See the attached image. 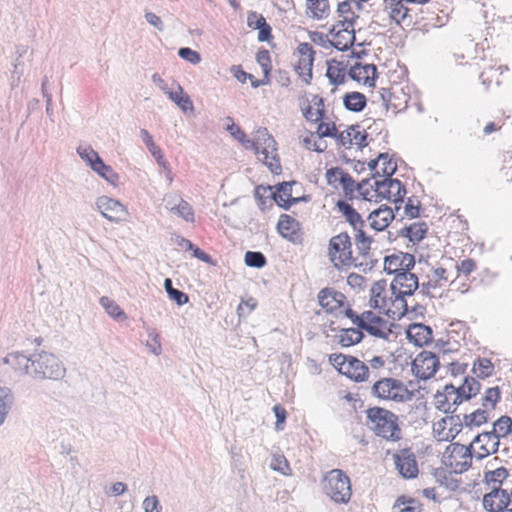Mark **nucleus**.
<instances>
[{
  "label": "nucleus",
  "mask_w": 512,
  "mask_h": 512,
  "mask_svg": "<svg viewBox=\"0 0 512 512\" xmlns=\"http://www.w3.org/2000/svg\"><path fill=\"white\" fill-rule=\"evenodd\" d=\"M500 439L506 437L512 432V419L509 416H501L493 424L491 430Z\"/></svg>",
  "instance_id": "47"
},
{
  "label": "nucleus",
  "mask_w": 512,
  "mask_h": 512,
  "mask_svg": "<svg viewBox=\"0 0 512 512\" xmlns=\"http://www.w3.org/2000/svg\"><path fill=\"white\" fill-rule=\"evenodd\" d=\"M366 426L378 437L396 442L401 439L402 432L398 424V416L381 407L366 410Z\"/></svg>",
  "instance_id": "1"
},
{
  "label": "nucleus",
  "mask_w": 512,
  "mask_h": 512,
  "mask_svg": "<svg viewBox=\"0 0 512 512\" xmlns=\"http://www.w3.org/2000/svg\"><path fill=\"white\" fill-rule=\"evenodd\" d=\"M501 392L498 386L488 388L482 398V408L490 412L500 401Z\"/></svg>",
  "instance_id": "45"
},
{
  "label": "nucleus",
  "mask_w": 512,
  "mask_h": 512,
  "mask_svg": "<svg viewBox=\"0 0 512 512\" xmlns=\"http://www.w3.org/2000/svg\"><path fill=\"white\" fill-rule=\"evenodd\" d=\"M344 107L352 112H361L366 106V97L360 92H349L343 97Z\"/></svg>",
  "instance_id": "32"
},
{
  "label": "nucleus",
  "mask_w": 512,
  "mask_h": 512,
  "mask_svg": "<svg viewBox=\"0 0 512 512\" xmlns=\"http://www.w3.org/2000/svg\"><path fill=\"white\" fill-rule=\"evenodd\" d=\"M472 447L478 445L479 451L475 455L478 460H482L490 454L498 451L500 439L492 431H485L474 437L471 442Z\"/></svg>",
  "instance_id": "14"
},
{
  "label": "nucleus",
  "mask_w": 512,
  "mask_h": 512,
  "mask_svg": "<svg viewBox=\"0 0 512 512\" xmlns=\"http://www.w3.org/2000/svg\"><path fill=\"white\" fill-rule=\"evenodd\" d=\"M246 149H252L258 159L262 161L272 173L281 171L280 160L277 155L276 142L266 128L256 130L253 140H246Z\"/></svg>",
  "instance_id": "2"
},
{
  "label": "nucleus",
  "mask_w": 512,
  "mask_h": 512,
  "mask_svg": "<svg viewBox=\"0 0 512 512\" xmlns=\"http://www.w3.org/2000/svg\"><path fill=\"white\" fill-rule=\"evenodd\" d=\"M336 173H340L339 183L346 192H352L354 189H357L364 199H368L369 190L367 189V186L370 185L371 179H364L360 183L356 184L349 173L345 171H336Z\"/></svg>",
  "instance_id": "26"
},
{
  "label": "nucleus",
  "mask_w": 512,
  "mask_h": 512,
  "mask_svg": "<svg viewBox=\"0 0 512 512\" xmlns=\"http://www.w3.org/2000/svg\"><path fill=\"white\" fill-rule=\"evenodd\" d=\"M178 55L180 58L188 61L191 64H198L201 61L200 54L189 47L180 48L178 50Z\"/></svg>",
  "instance_id": "62"
},
{
  "label": "nucleus",
  "mask_w": 512,
  "mask_h": 512,
  "mask_svg": "<svg viewBox=\"0 0 512 512\" xmlns=\"http://www.w3.org/2000/svg\"><path fill=\"white\" fill-rule=\"evenodd\" d=\"M352 3H355L358 8L361 7L360 2L355 0H346L338 4L337 12L339 16L342 17L341 20H345V16H354V21L358 18V15H356L351 9Z\"/></svg>",
  "instance_id": "55"
},
{
  "label": "nucleus",
  "mask_w": 512,
  "mask_h": 512,
  "mask_svg": "<svg viewBox=\"0 0 512 512\" xmlns=\"http://www.w3.org/2000/svg\"><path fill=\"white\" fill-rule=\"evenodd\" d=\"M13 403L12 391L7 387H0V426L4 423Z\"/></svg>",
  "instance_id": "35"
},
{
  "label": "nucleus",
  "mask_w": 512,
  "mask_h": 512,
  "mask_svg": "<svg viewBox=\"0 0 512 512\" xmlns=\"http://www.w3.org/2000/svg\"><path fill=\"white\" fill-rule=\"evenodd\" d=\"M427 229L428 227L425 222H415L401 228L399 235L408 238L410 242L417 243L425 237Z\"/></svg>",
  "instance_id": "29"
},
{
  "label": "nucleus",
  "mask_w": 512,
  "mask_h": 512,
  "mask_svg": "<svg viewBox=\"0 0 512 512\" xmlns=\"http://www.w3.org/2000/svg\"><path fill=\"white\" fill-rule=\"evenodd\" d=\"M142 507L144 512H162V505L156 495L147 496L142 502Z\"/></svg>",
  "instance_id": "59"
},
{
  "label": "nucleus",
  "mask_w": 512,
  "mask_h": 512,
  "mask_svg": "<svg viewBox=\"0 0 512 512\" xmlns=\"http://www.w3.org/2000/svg\"><path fill=\"white\" fill-rule=\"evenodd\" d=\"M326 76L330 84L338 86L345 82V66L342 62L331 60L327 62Z\"/></svg>",
  "instance_id": "31"
},
{
  "label": "nucleus",
  "mask_w": 512,
  "mask_h": 512,
  "mask_svg": "<svg viewBox=\"0 0 512 512\" xmlns=\"http://www.w3.org/2000/svg\"><path fill=\"white\" fill-rule=\"evenodd\" d=\"M439 367L440 357L426 350L420 352L412 362V372L421 380H427L434 376Z\"/></svg>",
  "instance_id": "10"
},
{
  "label": "nucleus",
  "mask_w": 512,
  "mask_h": 512,
  "mask_svg": "<svg viewBox=\"0 0 512 512\" xmlns=\"http://www.w3.org/2000/svg\"><path fill=\"white\" fill-rule=\"evenodd\" d=\"M149 339L146 342V347L152 352L154 355L158 356L161 354L162 348L160 343V337L154 331H150L148 334Z\"/></svg>",
  "instance_id": "63"
},
{
  "label": "nucleus",
  "mask_w": 512,
  "mask_h": 512,
  "mask_svg": "<svg viewBox=\"0 0 512 512\" xmlns=\"http://www.w3.org/2000/svg\"><path fill=\"white\" fill-rule=\"evenodd\" d=\"M329 35L332 37L330 46L340 51H346L353 46L356 37L354 30V16H345V20H338L329 29Z\"/></svg>",
  "instance_id": "8"
},
{
  "label": "nucleus",
  "mask_w": 512,
  "mask_h": 512,
  "mask_svg": "<svg viewBox=\"0 0 512 512\" xmlns=\"http://www.w3.org/2000/svg\"><path fill=\"white\" fill-rule=\"evenodd\" d=\"M480 389V383L476 379L468 376L465 377L463 384L457 388L462 401L470 400L479 393Z\"/></svg>",
  "instance_id": "33"
},
{
  "label": "nucleus",
  "mask_w": 512,
  "mask_h": 512,
  "mask_svg": "<svg viewBox=\"0 0 512 512\" xmlns=\"http://www.w3.org/2000/svg\"><path fill=\"white\" fill-rule=\"evenodd\" d=\"M364 335L361 329L357 328H346L340 330L339 334L336 335L338 343L342 347H350L358 344Z\"/></svg>",
  "instance_id": "30"
},
{
  "label": "nucleus",
  "mask_w": 512,
  "mask_h": 512,
  "mask_svg": "<svg viewBox=\"0 0 512 512\" xmlns=\"http://www.w3.org/2000/svg\"><path fill=\"white\" fill-rule=\"evenodd\" d=\"M507 476L508 471L504 467H500L493 471L486 472L485 479L487 482L498 483L500 486Z\"/></svg>",
  "instance_id": "57"
},
{
  "label": "nucleus",
  "mask_w": 512,
  "mask_h": 512,
  "mask_svg": "<svg viewBox=\"0 0 512 512\" xmlns=\"http://www.w3.org/2000/svg\"><path fill=\"white\" fill-rule=\"evenodd\" d=\"M304 144H305L307 149L313 150V151H316V152H323L327 148L326 141H324V140H322L321 138H318V137L316 139L314 134H311V136L306 137L304 139Z\"/></svg>",
  "instance_id": "56"
},
{
  "label": "nucleus",
  "mask_w": 512,
  "mask_h": 512,
  "mask_svg": "<svg viewBox=\"0 0 512 512\" xmlns=\"http://www.w3.org/2000/svg\"><path fill=\"white\" fill-rule=\"evenodd\" d=\"M472 371L478 378H486L493 374L494 365L487 358H478L473 364Z\"/></svg>",
  "instance_id": "43"
},
{
  "label": "nucleus",
  "mask_w": 512,
  "mask_h": 512,
  "mask_svg": "<svg viewBox=\"0 0 512 512\" xmlns=\"http://www.w3.org/2000/svg\"><path fill=\"white\" fill-rule=\"evenodd\" d=\"M306 5L313 18L323 19L328 16V0H306Z\"/></svg>",
  "instance_id": "40"
},
{
  "label": "nucleus",
  "mask_w": 512,
  "mask_h": 512,
  "mask_svg": "<svg viewBox=\"0 0 512 512\" xmlns=\"http://www.w3.org/2000/svg\"><path fill=\"white\" fill-rule=\"evenodd\" d=\"M508 506H512V502L508 498L506 489L494 486L491 492L483 497V507L488 512H502Z\"/></svg>",
  "instance_id": "15"
},
{
  "label": "nucleus",
  "mask_w": 512,
  "mask_h": 512,
  "mask_svg": "<svg viewBox=\"0 0 512 512\" xmlns=\"http://www.w3.org/2000/svg\"><path fill=\"white\" fill-rule=\"evenodd\" d=\"M66 369L61 360L53 353L41 351L32 355L31 371L29 375L35 380H61Z\"/></svg>",
  "instance_id": "3"
},
{
  "label": "nucleus",
  "mask_w": 512,
  "mask_h": 512,
  "mask_svg": "<svg viewBox=\"0 0 512 512\" xmlns=\"http://www.w3.org/2000/svg\"><path fill=\"white\" fill-rule=\"evenodd\" d=\"M164 288L169 298L175 301L178 305H184L189 301V297L186 293L173 287L172 280L170 278H165Z\"/></svg>",
  "instance_id": "48"
},
{
  "label": "nucleus",
  "mask_w": 512,
  "mask_h": 512,
  "mask_svg": "<svg viewBox=\"0 0 512 512\" xmlns=\"http://www.w3.org/2000/svg\"><path fill=\"white\" fill-rule=\"evenodd\" d=\"M407 295L402 294L401 291L391 292V296L388 299V306L384 312L392 318L400 319L408 311V304L405 300Z\"/></svg>",
  "instance_id": "22"
},
{
  "label": "nucleus",
  "mask_w": 512,
  "mask_h": 512,
  "mask_svg": "<svg viewBox=\"0 0 512 512\" xmlns=\"http://www.w3.org/2000/svg\"><path fill=\"white\" fill-rule=\"evenodd\" d=\"M337 133V128L335 123H325L320 122L317 127V137L318 138H324V137H335Z\"/></svg>",
  "instance_id": "60"
},
{
  "label": "nucleus",
  "mask_w": 512,
  "mask_h": 512,
  "mask_svg": "<svg viewBox=\"0 0 512 512\" xmlns=\"http://www.w3.org/2000/svg\"><path fill=\"white\" fill-rule=\"evenodd\" d=\"M323 491L333 502L347 504L352 496L350 478L342 470L333 469L323 479Z\"/></svg>",
  "instance_id": "4"
},
{
  "label": "nucleus",
  "mask_w": 512,
  "mask_h": 512,
  "mask_svg": "<svg viewBox=\"0 0 512 512\" xmlns=\"http://www.w3.org/2000/svg\"><path fill=\"white\" fill-rule=\"evenodd\" d=\"M244 260L247 266L253 268H262L267 263L264 254L258 251L246 252Z\"/></svg>",
  "instance_id": "52"
},
{
  "label": "nucleus",
  "mask_w": 512,
  "mask_h": 512,
  "mask_svg": "<svg viewBox=\"0 0 512 512\" xmlns=\"http://www.w3.org/2000/svg\"><path fill=\"white\" fill-rule=\"evenodd\" d=\"M345 295L334 289L324 288L318 293V302L329 313H336L345 302Z\"/></svg>",
  "instance_id": "18"
},
{
  "label": "nucleus",
  "mask_w": 512,
  "mask_h": 512,
  "mask_svg": "<svg viewBox=\"0 0 512 512\" xmlns=\"http://www.w3.org/2000/svg\"><path fill=\"white\" fill-rule=\"evenodd\" d=\"M266 19L259 13L252 11L248 14L247 25L249 28L258 30L266 24Z\"/></svg>",
  "instance_id": "64"
},
{
  "label": "nucleus",
  "mask_w": 512,
  "mask_h": 512,
  "mask_svg": "<svg viewBox=\"0 0 512 512\" xmlns=\"http://www.w3.org/2000/svg\"><path fill=\"white\" fill-rule=\"evenodd\" d=\"M394 217L393 209L387 205H382L369 214L368 220L371 228L382 231L388 227Z\"/></svg>",
  "instance_id": "21"
},
{
  "label": "nucleus",
  "mask_w": 512,
  "mask_h": 512,
  "mask_svg": "<svg viewBox=\"0 0 512 512\" xmlns=\"http://www.w3.org/2000/svg\"><path fill=\"white\" fill-rule=\"evenodd\" d=\"M100 305L104 308L106 313L115 320H124L127 318L125 312L120 306L111 298L103 296L99 300Z\"/></svg>",
  "instance_id": "38"
},
{
  "label": "nucleus",
  "mask_w": 512,
  "mask_h": 512,
  "mask_svg": "<svg viewBox=\"0 0 512 512\" xmlns=\"http://www.w3.org/2000/svg\"><path fill=\"white\" fill-rule=\"evenodd\" d=\"M256 60H257L258 64L262 67L265 78L268 79V75L271 70V67H270L271 59H270L269 51L266 49H262V50L258 51V53L256 54Z\"/></svg>",
  "instance_id": "58"
},
{
  "label": "nucleus",
  "mask_w": 512,
  "mask_h": 512,
  "mask_svg": "<svg viewBox=\"0 0 512 512\" xmlns=\"http://www.w3.org/2000/svg\"><path fill=\"white\" fill-rule=\"evenodd\" d=\"M312 103L314 106H316V108H313L311 106L308 107L304 113V116L309 121L318 122L323 118L325 113L323 108V99L318 96H314L312 99Z\"/></svg>",
  "instance_id": "44"
},
{
  "label": "nucleus",
  "mask_w": 512,
  "mask_h": 512,
  "mask_svg": "<svg viewBox=\"0 0 512 512\" xmlns=\"http://www.w3.org/2000/svg\"><path fill=\"white\" fill-rule=\"evenodd\" d=\"M489 419V412L483 408L476 409L470 414L463 416L464 426L472 429L473 427H479L486 423Z\"/></svg>",
  "instance_id": "34"
},
{
  "label": "nucleus",
  "mask_w": 512,
  "mask_h": 512,
  "mask_svg": "<svg viewBox=\"0 0 512 512\" xmlns=\"http://www.w3.org/2000/svg\"><path fill=\"white\" fill-rule=\"evenodd\" d=\"M168 97L172 100L177 106L183 111L187 112L188 110L192 111L194 109L193 103L190 97L184 94L183 89L180 85L177 87V91H169L167 92Z\"/></svg>",
  "instance_id": "37"
},
{
  "label": "nucleus",
  "mask_w": 512,
  "mask_h": 512,
  "mask_svg": "<svg viewBox=\"0 0 512 512\" xmlns=\"http://www.w3.org/2000/svg\"><path fill=\"white\" fill-rule=\"evenodd\" d=\"M329 361L341 374L355 382H363L368 377V366L353 356L331 354Z\"/></svg>",
  "instance_id": "7"
},
{
  "label": "nucleus",
  "mask_w": 512,
  "mask_h": 512,
  "mask_svg": "<svg viewBox=\"0 0 512 512\" xmlns=\"http://www.w3.org/2000/svg\"><path fill=\"white\" fill-rule=\"evenodd\" d=\"M91 169L112 185H116L119 180V175L111 166L106 165L102 158L97 161V163H94V166Z\"/></svg>",
  "instance_id": "36"
},
{
  "label": "nucleus",
  "mask_w": 512,
  "mask_h": 512,
  "mask_svg": "<svg viewBox=\"0 0 512 512\" xmlns=\"http://www.w3.org/2000/svg\"><path fill=\"white\" fill-rule=\"evenodd\" d=\"M396 469L403 478H415L418 474V466L414 454L403 449L394 455Z\"/></svg>",
  "instance_id": "16"
},
{
  "label": "nucleus",
  "mask_w": 512,
  "mask_h": 512,
  "mask_svg": "<svg viewBox=\"0 0 512 512\" xmlns=\"http://www.w3.org/2000/svg\"><path fill=\"white\" fill-rule=\"evenodd\" d=\"M77 153L82 160H84L87 165L92 168L94 163H97L101 159L99 154L90 146H79L77 148Z\"/></svg>",
  "instance_id": "50"
},
{
  "label": "nucleus",
  "mask_w": 512,
  "mask_h": 512,
  "mask_svg": "<svg viewBox=\"0 0 512 512\" xmlns=\"http://www.w3.org/2000/svg\"><path fill=\"white\" fill-rule=\"evenodd\" d=\"M174 200L178 201L176 207L172 208V212L183 218L187 222L194 221L193 209L188 202L183 200L180 196H173Z\"/></svg>",
  "instance_id": "42"
},
{
  "label": "nucleus",
  "mask_w": 512,
  "mask_h": 512,
  "mask_svg": "<svg viewBox=\"0 0 512 512\" xmlns=\"http://www.w3.org/2000/svg\"><path fill=\"white\" fill-rule=\"evenodd\" d=\"M338 210L343 214L347 222L354 228L364 227L365 222L361 215L348 202L339 200L336 204Z\"/></svg>",
  "instance_id": "28"
},
{
  "label": "nucleus",
  "mask_w": 512,
  "mask_h": 512,
  "mask_svg": "<svg viewBox=\"0 0 512 512\" xmlns=\"http://www.w3.org/2000/svg\"><path fill=\"white\" fill-rule=\"evenodd\" d=\"M372 394L387 401L403 403L413 398V392L410 391L400 380L394 378H382L372 386Z\"/></svg>",
  "instance_id": "5"
},
{
  "label": "nucleus",
  "mask_w": 512,
  "mask_h": 512,
  "mask_svg": "<svg viewBox=\"0 0 512 512\" xmlns=\"http://www.w3.org/2000/svg\"><path fill=\"white\" fill-rule=\"evenodd\" d=\"M418 287V277L410 271L397 273L390 284L391 292L401 291L402 294L410 296L413 295Z\"/></svg>",
  "instance_id": "17"
},
{
  "label": "nucleus",
  "mask_w": 512,
  "mask_h": 512,
  "mask_svg": "<svg viewBox=\"0 0 512 512\" xmlns=\"http://www.w3.org/2000/svg\"><path fill=\"white\" fill-rule=\"evenodd\" d=\"M472 444L465 446L460 443H451L442 456V463L455 474L467 471L472 464Z\"/></svg>",
  "instance_id": "6"
},
{
  "label": "nucleus",
  "mask_w": 512,
  "mask_h": 512,
  "mask_svg": "<svg viewBox=\"0 0 512 512\" xmlns=\"http://www.w3.org/2000/svg\"><path fill=\"white\" fill-rule=\"evenodd\" d=\"M457 423L459 424V416H447L445 418H442L438 422L434 423L433 425V432L436 435L437 439L440 441V436H443V433L447 432V425Z\"/></svg>",
  "instance_id": "53"
},
{
  "label": "nucleus",
  "mask_w": 512,
  "mask_h": 512,
  "mask_svg": "<svg viewBox=\"0 0 512 512\" xmlns=\"http://www.w3.org/2000/svg\"><path fill=\"white\" fill-rule=\"evenodd\" d=\"M270 467L272 470L280 472L283 475H290V465L283 454H274Z\"/></svg>",
  "instance_id": "51"
},
{
  "label": "nucleus",
  "mask_w": 512,
  "mask_h": 512,
  "mask_svg": "<svg viewBox=\"0 0 512 512\" xmlns=\"http://www.w3.org/2000/svg\"><path fill=\"white\" fill-rule=\"evenodd\" d=\"M361 330L368 332L370 335L381 338V339H387L389 333L391 332L388 328V323L386 320H384L381 317V323H371L363 328Z\"/></svg>",
  "instance_id": "46"
},
{
  "label": "nucleus",
  "mask_w": 512,
  "mask_h": 512,
  "mask_svg": "<svg viewBox=\"0 0 512 512\" xmlns=\"http://www.w3.org/2000/svg\"><path fill=\"white\" fill-rule=\"evenodd\" d=\"M386 286V280H379L372 285L370 289L371 297L369 304L373 309H379L383 312L387 309L389 297L386 295Z\"/></svg>",
  "instance_id": "23"
},
{
  "label": "nucleus",
  "mask_w": 512,
  "mask_h": 512,
  "mask_svg": "<svg viewBox=\"0 0 512 512\" xmlns=\"http://www.w3.org/2000/svg\"><path fill=\"white\" fill-rule=\"evenodd\" d=\"M294 182H282L275 186L276 190L272 191L268 197H271L278 206L289 209L292 204L298 203L302 198L292 197V185Z\"/></svg>",
  "instance_id": "20"
},
{
  "label": "nucleus",
  "mask_w": 512,
  "mask_h": 512,
  "mask_svg": "<svg viewBox=\"0 0 512 512\" xmlns=\"http://www.w3.org/2000/svg\"><path fill=\"white\" fill-rule=\"evenodd\" d=\"M377 67L374 64L355 63L349 70V77L357 82H363L364 85L372 87L375 85Z\"/></svg>",
  "instance_id": "19"
},
{
  "label": "nucleus",
  "mask_w": 512,
  "mask_h": 512,
  "mask_svg": "<svg viewBox=\"0 0 512 512\" xmlns=\"http://www.w3.org/2000/svg\"><path fill=\"white\" fill-rule=\"evenodd\" d=\"M300 229V223L288 214H282L277 223L279 234L289 241H295L297 232Z\"/></svg>",
  "instance_id": "25"
},
{
  "label": "nucleus",
  "mask_w": 512,
  "mask_h": 512,
  "mask_svg": "<svg viewBox=\"0 0 512 512\" xmlns=\"http://www.w3.org/2000/svg\"><path fill=\"white\" fill-rule=\"evenodd\" d=\"M407 338L416 346L422 347L432 340V329L424 324H412L407 329Z\"/></svg>",
  "instance_id": "24"
},
{
  "label": "nucleus",
  "mask_w": 512,
  "mask_h": 512,
  "mask_svg": "<svg viewBox=\"0 0 512 512\" xmlns=\"http://www.w3.org/2000/svg\"><path fill=\"white\" fill-rule=\"evenodd\" d=\"M415 266V258L412 254L400 252L384 258V270L388 274L410 271Z\"/></svg>",
  "instance_id": "13"
},
{
  "label": "nucleus",
  "mask_w": 512,
  "mask_h": 512,
  "mask_svg": "<svg viewBox=\"0 0 512 512\" xmlns=\"http://www.w3.org/2000/svg\"><path fill=\"white\" fill-rule=\"evenodd\" d=\"M434 398L436 408L446 414L454 413L463 402L457 388L452 384L445 385L443 391H438Z\"/></svg>",
  "instance_id": "11"
},
{
  "label": "nucleus",
  "mask_w": 512,
  "mask_h": 512,
  "mask_svg": "<svg viewBox=\"0 0 512 512\" xmlns=\"http://www.w3.org/2000/svg\"><path fill=\"white\" fill-rule=\"evenodd\" d=\"M380 176V171H376L373 175V184L370 183V187L374 188L378 197L382 199L390 200L391 190L389 188V177H384L382 180H378L377 177Z\"/></svg>",
  "instance_id": "41"
},
{
  "label": "nucleus",
  "mask_w": 512,
  "mask_h": 512,
  "mask_svg": "<svg viewBox=\"0 0 512 512\" xmlns=\"http://www.w3.org/2000/svg\"><path fill=\"white\" fill-rule=\"evenodd\" d=\"M422 507L414 499H409L407 502L397 503L394 506V512H421Z\"/></svg>",
  "instance_id": "61"
},
{
  "label": "nucleus",
  "mask_w": 512,
  "mask_h": 512,
  "mask_svg": "<svg viewBox=\"0 0 512 512\" xmlns=\"http://www.w3.org/2000/svg\"><path fill=\"white\" fill-rule=\"evenodd\" d=\"M99 212L111 222L123 220L127 214L125 207L116 199L101 196L96 201Z\"/></svg>",
  "instance_id": "12"
},
{
  "label": "nucleus",
  "mask_w": 512,
  "mask_h": 512,
  "mask_svg": "<svg viewBox=\"0 0 512 512\" xmlns=\"http://www.w3.org/2000/svg\"><path fill=\"white\" fill-rule=\"evenodd\" d=\"M435 478L437 483L450 490H455L458 487L457 480L450 477L443 469L436 470Z\"/></svg>",
  "instance_id": "54"
},
{
  "label": "nucleus",
  "mask_w": 512,
  "mask_h": 512,
  "mask_svg": "<svg viewBox=\"0 0 512 512\" xmlns=\"http://www.w3.org/2000/svg\"><path fill=\"white\" fill-rule=\"evenodd\" d=\"M314 58L301 57L296 70L303 80L308 84L312 79V68Z\"/></svg>",
  "instance_id": "49"
},
{
  "label": "nucleus",
  "mask_w": 512,
  "mask_h": 512,
  "mask_svg": "<svg viewBox=\"0 0 512 512\" xmlns=\"http://www.w3.org/2000/svg\"><path fill=\"white\" fill-rule=\"evenodd\" d=\"M389 188L391 190L390 201H393L395 203V210L396 212H398L400 209L398 203L403 202V199L406 195V188L401 183V181H399L398 179H393L392 177H389Z\"/></svg>",
  "instance_id": "39"
},
{
  "label": "nucleus",
  "mask_w": 512,
  "mask_h": 512,
  "mask_svg": "<svg viewBox=\"0 0 512 512\" xmlns=\"http://www.w3.org/2000/svg\"><path fill=\"white\" fill-rule=\"evenodd\" d=\"M352 244L346 232L333 236L329 241V258L334 267L349 266L352 263Z\"/></svg>",
  "instance_id": "9"
},
{
  "label": "nucleus",
  "mask_w": 512,
  "mask_h": 512,
  "mask_svg": "<svg viewBox=\"0 0 512 512\" xmlns=\"http://www.w3.org/2000/svg\"><path fill=\"white\" fill-rule=\"evenodd\" d=\"M4 363L10 365L16 371L29 375V371H31L32 356L27 357L20 352L9 353L4 358Z\"/></svg>",
  "instance_id": "27"
}]
</instances>
